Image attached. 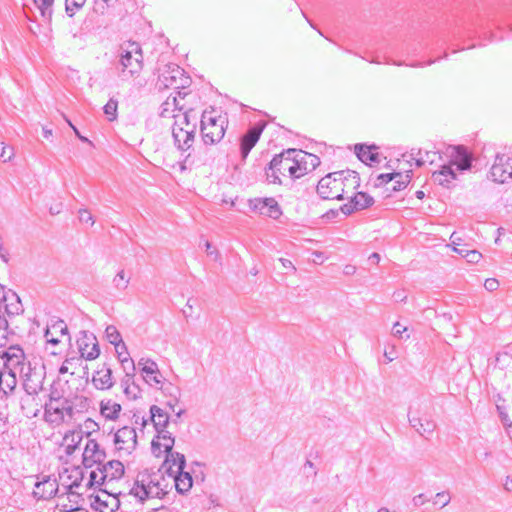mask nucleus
Here are the masks:
<instances>
[{
    "instance_id": "1",
    "label": "nucleus",
    "mask_w": 512,
    "mask_h": 512,
    "mask_svg": "<svg viewBox=\"0 0 512 512\" xmlns=\"http://www.w3.org/2000/svg\"><path fill=\"white\" fill-rule=\"evenodd\" d=\"M172 490V478L167 476L162 469H145L137 474L130 494L140 502L148 499H162Z\"/></svg>"
},
{
    "instance_id": "2",
    "label": "nucleus",
    "mask_w": 512,
    "mask_h": 512,
    "mask_svg": "<svg viewBox=\"0 0 512 512\" xmlns=\"http://www.w3.org/2000/svg\"><path fill=\"white\" fill-rule=\"evenodd\" d=\"M29 361L20 346L13 345L0 349V391L8 394L17 385V377Z\"/></svg>"
},
{
    "instance_id": "3",
    "label": "nucleus",
    "mask_w": 512,
    "mask_h": 512,
    "mask_svg": "<svg viewBox=\"0 0 512 512\" xmlns=\"http://www.w3.org/2000/svg\"><path fill=\"white\" fill-rule=\"evenodd\" d=\"M174 437L169 431L160 432L156 435L151 443L152 453L156 457L165 456V461L160 469L165 474H176L184 470L186 459L182 453L172 451L174 446Z\"/></svg>"
},
{
    "instance_id": "4",
    "label": "nucleus",
    "mask_w": 512,
    "mask_h": 512,
    "mask_svg": "<svg viewBox=\"0 0 512 512\" xmlns=\"http://www.w3.org/2000/svg\"><path fill=\"white\" fill-rule=\"evenodd\" d=\"M450 158L448 165H443L439 171L432 174L434 183L450 187V184L456 179V171H464L471 168L472 155L463 146L453 147Z\"/></svg>"
},
{
    "instance_id": "5",
    "label": "nucleus",
    "mask_w": 512,
    "mask_h": 512,
    "mask_svg": "<svg viewBox=\"0 0 512 512\" xmlns=\"http://www.w3.org/2000/svg\"><path fill=\"white\" fill-rule=\"evenodd\" d=\"M228 127V118L215 109L205 110L201 116V137L205 145L219 143Z\"/></svg>"
},
{
    "instance_id": "6",
    "label": "nucleus",
    "mask_w": 512,
    "mask_h": 512,
    "mask_svg": "<svg viewBox=\"0 0 512 512\" xmlns=\"http://www.w3.org/2000/svg\"><path fill=\"white\" fill-rule=\"evenodd\" d=\"M292 151L293 149H288L273 157L266 170L269 183L282 184V177H288L292 180L299 178L296 157Z\"/></svg>"
},
{
    "instance_id": "7",
    "label": "nucleus",
    "mask_w": 512,
    "mask_h": 512,
    "mask_svg": "<svg viewBox=\"0 0 512 512\" xmlns=\"http://www.w3.org/2000/svg\"><path fill=\"white\" fill-rule=\"evenodd\" d=\"M43 408V421L52 429L59 428L63 424H70L73 421L68 409L67 397H63L55 391L49 394Z\"/></svg>"
},
{
    "instance_id": "8",
    "label": "nucleus",
    "mask_w": 512,
    "mask_h": 512,
    "mask_svg": "<svg viewBox=\"0 0 512 512\" xmlns=\"http://www.w3.org/2000/svg\"><path fill=\"white\" fill-rule=\"evenodd\" d=\"M143 69V55L141 47L136 42H129L121 46L118 70L120 77L126 80L138 76Z\"/></svg>"
},
{
    "instance_id": "9",
    "label": "nucleus",
    "mask_w": 512,
    "mask_h": 512,
    "mask_svg": "<svg viewBox=\"0 0 512 512\" xmlns=\"http://www.w3.org/2000/svg\"><path fill=\"white\" fill-rule=\"evenodd\" d=\"M174 118L172 136L175 146L181 151L189 150L195 140L196 123L190 122V113L181 112L171 115Z\"/></svg>"
},
{
    "instance_id": "10",
    "label": "nucleus",
    "mask_w": 512,
    "mask_h": 512,
    "mask_svg": "<svg viewBox=\"0 0 512 512\" xmlns=\"http://www.w3.org/2000/svg\"><path fill=\"white\" fill-rule=\"evenodd\" d=\"M46 376L45 366L40 362H28L23 372L19 375L25 392L39 394L43 389Z\"/></svg>"
},
{
    "instance_id": "11",
    "label": "nucleus",
    "mask_w": 512,
    "mask_h": 512,
    "mask_svg": "<svg viewBox=\"0 0 512 512\" xmlns=\"http://www.w3.org/2000/svg\"><path fill=\"white\" fill-rule=\"evenodd\" d=\"M113 442L119 457L131 455L137 446V434L135 428L124 426L118 429L114 434Z\"/></svg>"
},
{
    "instance_id": "12",
    "label": "nucleus",
    "mask_w": 512,
    "mask_h": 512,
    "mask_svg": "<svg viewBox=\"0 0 512 512\" xmlns=\"http://www.w3.org/2000/svg\"><path fill=\"white\" fill-rule=\"evenodd\" d=\"M340 186L338 172L330 173L319 180L317 193L324 200H342Z\"/></svg>"
},
{
    "instance_id": "13",
    "label": "nucleus",
    "mask_w": 512,
    "mask_h": 512,
    "mask_svg": "<svg viewBox=\"0 0 512 512\" xmlns=\"http://www.w3.org/2000/svg\"><path fill=\"white\" fill-rule=\"evenodd\" d=\"M490 176L497 183H505L512 179V157L506 154H497L490 169Z\"/></svg>"
},
{
    "instance_id": "14",
    "label": "nucleus",
    "mask_w": 512,
    "mask_h": 512,
    "mask_svg": "<svg viewBox=\"0 0 512 512\" xmlns=\"http://www.w3.org/2000/svg\"><path fill=\"white\" fill-rule=\"evenodd\" d=\"M77 347L81 358L94 360L100 354L96 336L88 331H82L77 339Z\"/></svg>"
},
{
    "instance_id": "15",
    "label": "nucleus",
    "mask_w": 512,
    "mask_h": 512,
    "mask_svg": "<svg viewBox=\"0 0 512 512\" xmlns=\"http://www.w3.org/2000/svg\"><path fill=\"white\" fill-rule=\"evenodd\" d=\"M410 425L423 437L428 438L436 428L435 422L427 415L420 416L418 411L410 408L408 413Z\"/></svg>"
},
{
    "instance_id": "16",
    "label": "nucleus",
    "mask_w": 512,
    "mask_h": 512,
    "mask_svg": "<svg viewBox=\"0 0 512 512\" xmlns=\"http://www.w3.org/2000/svg\"><path fill=\"white\" fill-rule=\"evenodd\" d=\"M82 457L84 466L92 467L95 464L101 465L106 458V454L95 439H88Z\"/></svg>"
},
{
    "instance_id": "17",
    "label": "nucleus",
    "mask_w": 512,
    "mask_h": 512,
    "mask_svg": "<svg viewBox=\"0 0 512 512\" xmlns=\"http://www.w3.org/2000/svg\"><path fill=\"white\" fill-rule=\"evenodd\" d=\"M292 153L296 157L299 178L315 170L321 163L318 156L303 150L293 149Z\"/></svg>"
},
{
    "instance_id": "18",
    "label": "nucleus",
    "mask_w": 512,
    "mask_h": 512,
    "mask_svg": "<svg viewBox=\"0 0 512 512\" xmlns=\"http://www.w3.org/2000/svg\"><path fill=\"white\" fill-rule=\"evenodd\" d=\"M253 211L271 218H277L281 214L280 207L274 198H255L249 201Z\"/></svg>"
},
{
    "instance_id": "19",
    "label": "nucleus",
    "mask_w": 512,
    "mask_h": 512,
    "mask_svg": "<svg viewBox=\"0 0 512 512\" xmlns=\"http://www.w3.org/2000/svg\"><path fill=\"white\" fill-rule=\"evenodd\" d=\"M59 480L66 493L78 494L75 489L81 485L83 472L79 468H73L71 470L65 469L64 472L59 475Z\"/></svg>"
},
{
    "instance_id": "20",
    "label": "nucleus",
    "mask_w": 512,
    "mask_h": 512,
    "mask_svg": "<svg viewBox=\"0 0 512 512\" xmlns=\"http://www.w3.org/2000/svg\"><path fill=\"white\" fill-rule=\"evenodd\" d=\"M262 134V128L253 126L247 130L240 138V156L241 160L245 161L252 148L259 141Z\"/></svg>"
},
{
    "instance_id": "21",
    "label": "nucleus",
    "mask_w": 512,
    "mask_h": 512,
    "mask_svg": "<svg viewBox=\"0 0 512 512\" xmlns=\"http://www.w3.org/2000/svg\"><path fill=\"white\" fill-rule=\"evenodd\" d=\"M112 369L104 363L92 376V384L97 390H109L114 386Z\"/></svg>"
},
{
    "instance_id": "22",
    "label": "nucleus",
    "mask_w": 512,
    "mask_h": 512,
    "mask_svg": "<svg viewBox=\"0 0 512 512\" xmlns=\"http://www.w3.org/2000/svg\"><path fill=\"white\" fill-rule=\"evenodd\" d=\"M65 336H68V328L66 323L62 320L48 326L44 334L47 344L53 346L58 345Z\"/></svg>"
},
{
    "instance_id": "23",
    "label": "nucleus",
    "mask_w": 512,
    "mask_h": 512,
    "mask_svg": "<svg viewBox=\"0 0 512 512\" xmlns=\"http://www.w3.org/2000/svg\"><path fill=\"white\" fill-rule=\"evenodd\" d=\"M338 175L341 183L342 198L344 199L345 195L349 197V194H354V191L359 187L358 174L354 171H339Z\"/></svg>"
},
{
    "instance_id": "24",
    "label": "nucleus",
    "mask_w": 512,
    "mask_h": 512,
    "mask_svg": "<svg viewBox=\"0 0 512 512\" xmlns=\"http://www.w3.org/2000/svg\"><path fill=\"white\" fill-rule=\"evenodd\" d=\"M58 483L55 479L46 478L35 484L34 496L38 499H51L58 491Z\"/></svg>"
},
{
    "instance_id": "25",
    "label": "nucleus",
    "mask_w": 512,
    "mask_h": 512,
    "mask_svg": "<svg viewBox=\"0 0 512 512\" xmlns=\"http://www.w3.org/2000/svg\"><path fill=\"white\" fill-rule=\"evenodd\" d=\"M100 415L109 421H116L121 414L122 406L111 398H105L99 404Z\"/></svg>"
},
{
    "instance_id": "26",
    "label": "nucleus",
    "mask_w": 512,
    "mask_h": 512,
    "mask_svg": "<svg viewBox=\"0 0 512 512\" xmlns=\"http://www.w3.org/2000/svg\"><path fill=\"white\" fill-rule=\"evenodd\" d=\"M172 478V488L174 487L179 494L188 493L193 486V478L190 472L181 470L176 474H167Z\"/></svg>"
},
{
    "instance_id": "27",
    "label": "nucleus",
    "mask_w": 512,
    "mask_h": 512,
    "mask_svg": "<svg viewBox=\"0 0 512 512\" xmlns=\"http://www.w3.org/2000/svg\"><path fill=\"white\" fill-rule=\"evenodd\" d=\"M403 157L406 158L407 162L414 161L416 166L421 167L426 163H434L437 152L413 148L409 153L404 154Z\"/></svg>"
},
{
    "instance_id": "28",
    "label": "nucleus",
    "mask_w": 512,
    "mask_h": 512,
    "mask_svg": "<svg viewBox=\"0 0 512 512\" xmlns=\"http://www.w3.org/2000/svg\"><path fill=\"white\" fill-rule=\"evenodd\" d=\"M37 395L25 392L20 398V409L27 418L37 417L40 412Z\"/></svg>"
},
{
    "instance_id": "29",
    "label": "nucleus",
    "mask_w": 512,
    "mask_h": 512,
    "mask_svg": "<svg viewBox=\"0 0 512 512\" xmlns=\"http://www.w3.org/2000/svg\"><path fill=\"white\" fill-rule=\"evenodd\" d=\"M91 400L84 395H74L73 397H67V405L72 420L78 414H83L88 411Z\"/></svg>"
},
{
    "instance_id": "30",
    "label": "nucleus",
    "mask_w": 512,
    "mask_h": 512,
    "mask_svg": "<svg viewBox=\"0 0 512 512\" xmlns=\"http://www.w3.org/2000/svg\"><path fill=\"white\" fill-rule=\"evenodd\" d=\"M159 389L162 390V392L165 395L169 396L167 406H169L171 411L176 415L177 418H179L184 413V409H175L176 405L178 404V399L180 396L179 388L170 382L166 383L164 381L163 387H160Z\"/></svg>"
},
{
    "instance_id": "31",
    "label": "nucleus",
    "mask_w": 512,
    "mask_h": 512,
    "mask_svg": "<svg viewBox=\"0 0 512 512\" xmlns=\"http://www.w3.org/2000/svg\"><path fill=\"white\" fill-rule=\"evenodd\" d=\"M101 472V480L119 479L124 474V465L118 460L108 461L103 464Z\"/></svg>"
},
{
    "instance_id": "32",
    "label": "nucleus",
    "mask_w": 512,
    "mask_h": 512,
    "mask_svg": "<svg viewBox=\"0 0 512 512\" xmlns=\"http://www.w3.org/2000/svg\"><path fill=\"white\" fill-rule=\"evenodd\" d=\"M375 146H367L364 144H356L355 145V154L358 159L365 164L372 165L374 163H379V154L376 152Z\"/></svg>"
},
{
    "instance_id": "33",
    "label": "nucleus",
    "mask_w": 512,
    "mask_h": 512,
    "mask_svg": "<svg viewBox=\"0 0 512 512\" xmlns=\"http://www.w3.org/2000/svg\"><path fill=\"white\" fill-rule=\"evenodd\" d=\"M182 76L181 69L176 66L172 69H169L167 71H164L159 76V82L165 87L170 88L173 87L174 89H179L183 84L178 81V78Z\"/></svg>"
},
{
    "instance_id": "34",
    "label": "nucleus",
    "mask_w": 512,
    "mask_h": 512,
    "mask_svg": "<svg viewBox=\"0 0 512 512\" xmlns=\"http://www.w3.org/2000/svg\"><path fill=\"white\" fill-rule=\"evenodd\" d=\"M150 413L157 435H160V432L167 431L166 427L169 423V416L167 412L160 407L153 405L150 408Z\"/></svg>"
},
{
    "instance_id": "35",
    "label": "nucleus",
    "mask_w": 512,
    "mask_h": 512,
    "mask_svg": "<svg viewBox=\"0 0 512 512\" xmlns=\"http://www.w3.org/2000/svg\"><path fill=\"white\" fill-rule=\"evenodd\" d=\"M82 441L81 432L68 431L63 437V447L66 455L71 456Z\"/></svg>"
},
{
    "instance_id": "36",
    "label": "nucleus",
    "mask_w": 512,
    "mask_h": 512,
    "mask_svg": "<svg viewBox=\"0 0 512 512\" xmlns=\"http://www.w3.org/2000/svg\"><path fill=\"white\" fill-rule=\"evenodd\" d=\"M412 178V171L408 170L405 173L395 172L394 184L392 185V191H401L407 187Z\"/></svg>"
},
{
    "instance_id": "37",
    "label": "nucleus",
    "mask_w": 512,
    "mask_h": 512,
    "mask_svg": "<svg viewBox=\"0 0 512 512\" xmlns=\"http://www.w3.org/2000/svg\"><path fill=\"white\" fill-rule=\"evenodd\" d=\"M105 335L107 340L115 346L117 352L120 345L121 349H126L121 334L115 326L109 325L105 330Z\"/></svg>"
},
{
    "instance_id": "38",
    "label": "nucleus",
    "mask_w": 512,
    "mask_h": 512,
    "mask_svg": "<svg viewBox=\"0 0 512 512\" xmlns=\"http://www.w3.org/2000/svg\"><path fill=\"white\" fill-rule=\"evenodd\" d=\"M351 199V202L354 204V208L356 210L368 208L374 203V199L364 192H358L354 194Z\"/></svg>"
},
{
    "instance_id": "39",
    "label": "nucleus",
    "mask_w": 512,
    "mask_h": 512,
    "mask_svg": "<svg viewBox=\"0 0 512 512\" xmlns=\"http://www.w3.org/2000/svg\"><path fill=\"white\" fill-rule=\"evenodd\" d=\"M131 277L123 269L120 270L112 280V284L117 291L123 292L128 288Z\"/></svg>"
},
{
    "instance_id": "40",
    "label": "nucleus",
    "mask_w": 512,
    "mask_h": 512,
    "mask_svg": "<svg viewBox=\"0 0 512 512\" xmlns=\"http://www.w3.org/2000/svg\"><path fill=\"white\" fill-rule=\"evenodd\" d=\"M55 0H34L35 5L40 10L43 18L50 20L53 14V4Z\"/></svg>"
},
{
    "instance_id": "41",
    "label": "nucleus",
    "mask_w": 512,
    "mask_h": 512,
    "mask_svg": "<svg viewBox=\"0 0 512 512\" xmlns=\"http://www.w3.org/2000/svg\"><path fill=\"white\" fill-rule=\"evenodd\" d=\"M138 366L141 367L143 379L149 374H157V370L159 369L157 363L151 359L141 358L138 362Z\"/></svg>"
},
{
    "instance_id": "42",
    "label": "nucleus",
    "mask_w": 512,
    "mask_h": 512,
    "mask_svg": "<svg viewBox=\"0 0 512 512\" xmlns=\"http://www.w3.org/2000/svg\"><path fill=\"white\" fill-rule=\"evenodd\" d=\"M117 110L118 101L114 98L109 99V101L103 107L105 116L111 122L117 119Z\"/></svg>"
},
{
    "instance_id": "43",
    "label": "nucleus",
    "mask_w": 512,
    "mask_h": 512,
    "mask_svg": "<svg viewBox=\"0 0 512 512\" xmlns=\"http://www.w3.org/2000/svg\"><path fill=\"white\" fill-rule=\"evenodd\" d=\"M116 2L117 0H95L93 10L97 14L104 15Z\"/></svg>"
},
{
    "instance_id": "44",
    "label": "nucleus",
    "mask_w": 512,
    "mask_h": 512,
    "mask_svg": "<svg viewBox=\"0 0 512 512\" xmlns=\"http://www.w3.org/2000/svg\"><path fill=\"white\" fill-rule=\"evenodd\" d=\"M144 381L151 387L159 389L160 387H163L164 384V377L162 376L159 369L157 370V374L147 375L145 376Z\"/></svg>"
},
{
    "instance_id": "45",
    "label": "nucleus",
    "mask_w": 512,
    "mask_h": 512,
    "mask_svg": "<svg viewBox=\"0 0 512 512\" xmlns=\"http://www.w3.org/2000/svg\"><path fill=\"white\" fill-rule=\"evenodd\" d=\"M176 98H167V100L161 106V117H170V113L175 114Z\"/></svg>"
},
{
    "instance_id": "46",
    "label": "nucleus",
    "mask_w": 512,
    "mask_h": 512,
    "mask_svg": "<svg viewBox=\"0 0 512 512\" xmlns=\"http://www.w3.org/2000/svg\"><path fill=\"white\" fill-rule=\"evenodd\" d=\"M450 501H451V495H450L449 491H442V492L437 493L434 496L433 504L435 506H439L440 508H443L446 505H448L450 503Z\"/></svg>"
},
{
    "instance_id": "47",
    "label": "nucleus",
    "mask_w": 512,
    "mask_h": 512,
    "mask_svg": "<svg viewBox=\"0 0 512 512\" xmlns=\"http://www.w3.org/2000/svg\"><path fill=\"white\" fill-rule=\"evenodd\" d=\"M15 156V151L12 146H6L3 142L0 143V159L2 162H10Z\"/></svg>"
},
{
    "instance_id": "48",
    "label": "nucleus",
    "mask_w": 512,
    "mask_h": 512,
    "mask_svg": "<svg viewBox=\"0 0 512 512\" xmlns=\"http://www.w3.org/2000/svg\"><path fill=\"white\" fill-rule=\"evenodd\" d=\"M123 392L125 396L131 400H136L137 398L141 397V389L135 382L127 385Z\"/></svg>"
},
{
    "instance_id": "49",
    "label": "nucleus",
    "mask_w": 512,
    "mask_h": 512,
    "mask_svg": "<svg viewBox=\"0 0 512 512\" xmlns=\"http://www.w3.org/2000/svg\"><path fill=\"white\" fill-rule=\"evenodd\" d=\"M86 0H65V6L67 13L72 16L74 13L82 8Z\"/></svg>"
},
{
    "instance_id": "50",
    "label": "nucleus",
    "mask_w": 512,
    "mask_h": 512,
    "mask_svg": "<svg viewBox=\"0 0 512 512\" xmlns=\"http://www.w3.org/2000/svg\"><path fill=\"white\" fill-rule=\"evenodd\" d=\"M118 359L121 362V365L123 367V370L125 373H134L135 372V364L134 361L129 357V355H126L125 358H121L122 352L118 351Z\"/></svg>"
},
{
    "instance_id": "51",
    "label": "nucleus",
    "mask_w": 512,
    "mask_h": 512,
    "mask_svg": "<svg viewBox=\"0 0 512 512\" xmlns=\"http://www.w3.org/2000/svg\"><path fill=\"white\" fill-rule=\"evenodd\" d=\"M496 408H497L498 416H499L503 426L505 428H510L512 426V421L506 411V408L502 405H497Z\"/></svg>"
},
{
    "instance_id": "52",
    "label": "nucleus",
    "mask_w": 512,
    "mask_h": 512,
    "mask_svg": "<svg viewBox=\"0 0 512 512\" xmlns=\"http://www.w3.org/2000/svg\"><path fill=\"white\" fill-rule=\"evenodd\" d=\"M394 175H395V172L379 174L375 179V186L381 187V186H385V185L389 184L390 182H392L394 180Z\"/></svg>"
},
{
    "instance_id": "53",
    "label": "nucleus",
    "mask_w": 512,
    "mask_h": 512,
    "mask_svg": "<svg viewBox=\"0 0 512 512\" xmlns=\"http://www.w3.org/2000/svg\"><path fill=\"white\" fill-rule=\"evenodd\" d=\"M407 331V327L402 325L400 322H396L394 325H393V328H392V335L396 338H399V339H403L404 338V333ZM405 338H409V335L407 334L405 336Z\"/></svg>"
},
{
    "instance_id": "54",
    "label": "nucleus",
    "mask_w": 512,
    "mask_h": 512,
    "mask_svg": "<svg viewBox=\"0 0 512 512\" xmlns=\"http://www.w3.org/2000/svg\"><path fill=\"white\" fill-rule=\"evenodd\" d=\"M78 214H79V220L82 223H90L91 226L95 223V220L89 210L80 209Z\"/></svg>"
},
{
    "instance_id": "55",
    "label": "nucleus",
    "mask_w": 512,
    "mask_h": 512,
    "mask_svg": "<svg viewBox=\"0 0 512 512\" xmlns=\"http://www.w3.org/2000/svg\"><path fill=\"white\" fill-rule=\"evenodd\" d=\"M206 253L208 256L212 257L214 261H218L220 259V253L216 248L212 246L209 241L205 242Z\"/></svg>"
},
{
    "instance_id": "56",
    "label": "nucleus",
    "mask_w": 512,
    "mask_h": 512,
    "mask_svg": "<svg viewBox=\"0 0 512 512\" xmlns=\"http://www.w3.org/2000/svg\"><path fill=\"white\" fill-rule=\"evenodd\" d=\"M384 357L386 358L387 362H392L393 360H395L398 357L396 346L391 345L388 349H385Z\"/></svg>"
},
{
    "instance_id": "57",
    "label": "nucleus",
    "mask_w": 512,
    "mask_h": 512,
    "mask_svg": "<svg viewBox=\"0 0 512 512\" xmlns=\"http://www.w3.org/2000/svg\"><path fill=\"white\" fill-rule=\"evenodd\" d=\"M481 257V253L476 250H471L470 252L465 253V258L469 263H478Z\"/></svg>"
},
{
    "instance_id": "58",
    "label": "nucleus",
    "mask_w": 512,
    "mask_h": 512,
    "mask_svg": "<svg viewBox=\"0 0 512 512\" xmlns=\"http://www.w3.org/2000/svg\"><path fill=\"white\" fill-rule=\"evenodd\" d=\"M429 501V498L423 494V493H420L418 495H415L413 498H412V503L415 507H420V506H423L425 503H427Z\"/></svg>"
},
{
    "instance_id": "59",
    "label": "nucleus",
    "mask_w": 512,
    "mask_h": 512,
    "mask_svg": "<svg viewBox=\"0 0 512 512\" xmlns=\"http://www.w3.org/2000/svg\"><path fill=\"white\" fill-rule=\"evenodd\" d=\"M484 287L486 290L493 292L499 288V282H498V280H496L494 278H489V279H486V281L484 283Z\"/></svg>"
},
{
    "instance_id": "60",
    "label": "nucleus",
    "mask_w": 512,
    "mask_h": 512,
    "mask_svg": "<svg viewBox=\"0 0 512 512\" xmlns=\"http://www.w3.org/2000/svg\"><path fill=\"white\" fill-rule=\"evenodd\" d=\"M132 383H134V373H125V376L121 380V387L123 388V390L125 389V387H127V385H130Z\"/></svg>"
},
{
    "instance_id": "61",
    "label": "nucleus",
    "mask_w": 512,
    "mask_h": 512,
    "mask_svg": "<svg viewBox=\"0 0 512 512\" xmlns=\"http://www.w3.org/2000/svg\"><path fill=\"white\" fill-rule=\"evenodd\" d=\"M74 359L71 358V359H66L62 365L60 366L59 368V373L60 374H65V373H68L69 370H70V366L72 365Z\"/></svg>"
},
{
    "instance_id": "62",
    "label": "nucleus",
    "mask_w": 512,
    "mask_h": 512,
    "mask_svg": "<svg viewBox=\"0 0 512 512\" xmlns=\"http://www.w3.org/2000/svg\"><path fill=\"white\" fill-rule=\"evenodd\" d=\"M280 263L282 264L283 268L285 269H289L291 270L292 272H295L296 271V267L293 265V263L289 260V259H286V258H280L279 259Z\"/></svg>"
},
{
    "instance_id": "63",
    "label": "nucleus",
    "mask_w": 512,
    "mask_h": 512,
    "mask_svg": "<svg viewBox=\"0 0 512 512\" xmlns=\"http://www.w3.org/2000/svg\"><path fill=\"white\" fill-rule=\"evenodd\" d=\"M7 331L6 326H0V349H4L5 343H6V337Z\"/></svg>"
},
{
    "instance_id": "64",
    "label": "nucleus",
    "mask_w": 512,
    "mask_h": 512,
    "mask_svg": "<svg viewBox=\"0 0 512 512\" xmlns=\"http://www.w3.org/2000/svg\"><path fill=\"white\" fill-rule=\"evenodd\" d=\"M501 356H509L512 358V345H508L503 353H499L496 360L499 361Z\"/></svg>"
}]
</instances>
